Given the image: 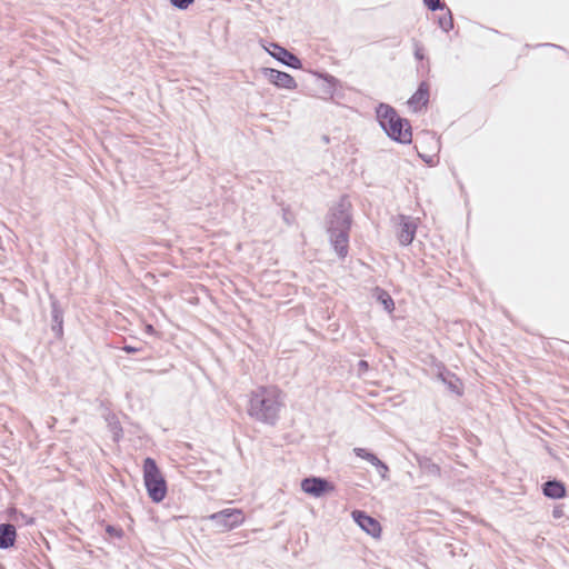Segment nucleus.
I'll use <instances>...</instances> for the list:
<instances>
[{"instance_id": "nucleus-1", "label": "nucleus", "mask_w": 569, "mask_h": 569, "mask_svg": "<svg viewBox=\"0 0 569 569\" xmlns=\"http://www.w3.org/2000/svg\"><path fill=\"white\" fill-rule=\"evenodd\" d=\"M281 396V390L276 386L258 387L250 393L248 415L259 422L274 426L283 406Z\"/></svg>"}, {"instance_id": "nucleus-2", "label": "nucleus", "mask_w": 569, "mask_h": 569, "mask_svg": "<svg viewBox=\"0 0 569 569\" xmlns=\"http://www.w3.org/2000/svg\"><path fill=\"white\" fill-rule=\"evenodd\" d=\"M351 203L347 197H341L340 201L331 208L327 218V232L330 242L339 256L346 258L349 248V231L351 229L352 216Z\"/></svg>"}, {"instance_id": "nucleus-3", "label": "nucleus", "mask_w": 569, "mask_h": 569, "mask_svg": "<svg viewBox=\"0 0 569 569\" xmlns=\"http://www.w3.org/2000/svg\"><path fill=\"white\" fill-rule=\"evenodd\" d=\"M376 114L380 127L390 139L403 144L411 142V124L407 119L401 118L395 108L387 103H379Z\"/></svg>"}, {"instance_id": "nucleus-4", "label": "nucleus", "mask_w": 569, "mask_h": 569, "mask_svg": "<svg viewBox=\"0 0 569 569\" xmlns=\"http://www.w3.org/2000/svg\"><path fill=\"white\" fill-rule=\"evenodd\" d=\"M143 480L149 498L156 503L161 502L167 495V482L150 457L143 461Z\"/></svg>"}, {"instance_id": "nucleus-5", "label": "nucleus", "mask_w": 569, "mask_h": 569, "mask_svg": "<svg viewBox=\"0 0 569 569\" xmlns=\"http://www.w3.org/2000/svg\"><path fill=\"white\" fill-rule=\"evenodd\" d=\"M208 519L220 531H229L237 528L244 521V516L241 509H223L214 512Z\"/></svg>"}, {"instance_id": "nucleus-6", "label": "nucleus", "mask_w": 569, "mask_h": 569, "mask_svg": "<svg viewBox=\"0 0 569 569\" xmlns=\"http://www.w3.org/2000/svg\"><path fill=\"white\" fill-rule=\"evenodd\" d=\"M301 489L307 495L319 498L335 489L333 485L325 478L308 477L301 481Z\"/></svg>"}, {"instance_id": "nucleus-7", "label": "nucleus", "mask_w": 569, "mask_h": 569, "mask_svg": "<svg viewBox=\"0 0 569 569\" xmlns=\"http://www.w3.org/2000/svg\"><path fill=\"white\" fill-rule=\"evenodd\" d=\"M270 46L271 49H267L268 52L282 64L292 69H300L302 67L300 59L296 54L288 51L286 48L279 46L278 43H271Z\"/></svg>"}, {"instance_id": "nucleus-8", "label": "nucleus", "mask_w": 569, "mask_h": 569, "mask_svg": "<svg viewBox=\"0 0 569 569\" xmlns=\"http://www.w3.org/2000/svg\"><path fill=\"white\" fill-rule=\"evenodd\" d=\"M352 518L355 522L368 535L372 537H379L381 532V526L378 520L361 510L352 511Z\"/></svg>"}, {"instance_id": "nucleus-9", "label": "nucleus", "mask_w": 569, "mask_h": 569, "mask_svg": "<svg viewBox=\"0 0 569 569\" xmlns=\"http://www.w3.org/2000/svg\"><path fill=\"white\" fill-rule=\"evenodd\" d=\"M263 74L266 78L271 82L272 84L277 86L278 88H284V89H296L297 82L295 78L283 71H279L272 68H264Z\"/></svg>"}, {"instance_id": "nucleus-10", "label": "nucleus", "mask_w": 569, "mask_h": 569, "mask_svg": "<svg viewBox=\"0 0 569 569\" xmlns=\"http://www.w3.org/2000/svg\"><path fill=\"white\" fill-rule=\"evenodd\" d=\"M417 232V223L411 217L400 216V230L398 233V239L400 244L409 246L416 236Z\"/></svg>"}, {"instance_id": "nucleus-11", "label": "nucleus", "mask_w": 569, "mask_h": 569, "mask_svg": "<svg viewBox=\"0 0 569 569\" xmlns=\"http://www.w3.org/2000/svg\"><path fill=\"white\" fill-rule=\"evenodd\" d=\"M429 84L426 81H421L418 86L417 91L408 100V106L413 110L418 111L426 107L429 102Z\"/></svg>"}, {"instance_id": "nucleus-12", "label": "nucleus", "mask_w": 569, "mask_h": 569, "mask_svg": "<svg viewBox=\"0 0 569 569\" xmlns=\"http://www.w3.org/2000/svg\"><path fill=\"white\" fill-rule=\"evenodd\" d=\"M566 486L562 481L552 479L542 485V493L550 499H561L566 496Z\"/></svg>"}, {"instance_id": "nucleus-13", "label": "nucleus", "mask_w": 569, "mask_h": 569, "mask_svg": "<svg viewBox=\"0 0 569 569\" xmlns=\"http://www.w3.org/2000/svg\"><path fill=\"white\" fill-rule=\"evenodd\" d=\"M17 537L16 527L11 523L0 525V549H8L14 545Z\"/></svg>"}, {"instance_id": "nucleus-14", "label": "nucleus", "mask_w": 569, "mask_h": 569, "mask_svg": "<svg viewBox=\"0 0 569 569\" xmlns=\"http://www.w3.org/2000/svg\"><path fill=\"white\" fill-rule=\"evenodd\" d=\"M319 77L323 80V84L320 90L321 98L325 100H331L335 96L337 86L339 84V80L329 73H321Z\"/></svg>"}, {"instance_id": "nucleus-15", "label": "nucleus", "mask_w": 569, "mask_h": 569, "mask_svg": "<svg viewBox=\"0 0 569 569\" xmlns=\"http://www.w3.org/2000/svg\"><path fill=\"white\" fill-rule=\"evenodd\" d=\"M418 465L423 473L439 477L440 476V467L435 463L430 458L423 457L418 459Z\"/></svg>"}, {"instance_id": "nucleus-16", "label": "nucleus", "mask_w": 569, "mask_h": 569, "mask_svg": "<svg viewBox=\"0 0 569 569\" xmlns=\"http://www.w3.org/2000/svg\"><path fill=\"white\" fill-rule=\"evenodd\" d=\"M439 377L447 385V387L449 388L450 391H452L457 395L462 393L460 380L455 375L447 371V372H440Z\"/></svg>"}, {"instance_id": "nucleus-17", "label": "nucleus", "mask_w": 569, "mask_h": 569, "mask_svg": "<svg viewBox=\"0 0 569 569\" xmlns=\"http://www.w3.org/2000/svg\"><path fill=\"white\" fill-rule=\"evenodd\" d=\"M376 297L388 312H391L395 309V302L387 291L377 289Z\"/></svg>"}, {"instance_id": "nucleus-18", "label": "nucleus", "mask_w": 569, "mask_h": 569, "mask_svg": "<svg viewBox=\"0 0 569 569\" xmlns=\"http://www.w3.org/2000/svg\"><path fill=\"white\" fill-rule=\"evenodd\" d=\"M108 423L111 432L113 433V438L116 441H119V438L122 435V427L119 422V420L116 418L114 415L110 416L108 418Z\"/></svg>"}, {"instance_id": "nucleus-19", "label": "nucleus", "mask_w": 569, "mask_h": 569, "mask_svg": "<svg viewBox=\"0 0 569 569\" xmlns=\"http://www.w3.org/2000/svg\"><path fill=\"white\" fill-rule=\"evenodd\" d=\"M438 24L445 32H449L453 28V19L450 10H448L446 14L439 17Z\"/></svg>"}, {"instance_id": "nucleus-20", "label": "nucleus", "mask_w": 569, "mask_h": 569, "mask_svg": "<svg viewBox=\"0 0 569 569\" xmlns=\"http://www.w3.org/2000/svg\"><path fill=\"white\" fill-rule=\"evenodd\" d=\"M52 320L54 322L53 330L62 331V312L58 308L57 302H52Z\"/></svg>"}, {"instance_id": "nucleus-21", "label": "nucleus", "mask_w": 569, "mask_h": 569, "mask_svg": "<svg viewBox=\"0 0 569 569\" xmlns=\"http://www.w3.org/2000/svg\"><path fill=\"white\" fill-rule=\"evenodd\" d=\"M353 452L357 457L365 459L368 462L378 461V457L365 448H355Z\"/></svg>"}, {"instance_id": "nucleus-22", "label": "nucleus", "mask_w": 569, "mask_h": 569, "mask_svg": "<svg viewBox=\"0 0 569 569\" xmlns=\"http://www.w3.org/2000/svg\"><path fill=\"white\" fill-rule=\"evenodd\" d=\"M373 467H376L377 471L379 472L380 477L382 479H387V475L389 472V468L388 466L381 461L379 458H378V461H371L370 462Z\"/></svg>"}, {"instance_id": "nucleus-23", "label": "nucleus", "mask_w": 569, "mask_h": 569, "mask_svg": "<svg viewBox=\"0 0 569 569\" xmlns=\"http://www.w3.org/2000/svg\"><path fill=\"white\" fill-rule=\"evenodd\" d=\"M425 6L431 10H442L445 8V3L440 2V0H423Z\"/></svg>"}, {"instance_id": "nucleus-24", "label": "nucleus", "mask_w": 569, "mask_h": 569, "mask_svg": "<svg viewBox=\"0 0 569 569\" xmlns=\"http://www.w3.org/2000/svg\"><path fill=\"white\" fill-rule=\"evenodd\" d=\"M193 2L194 0H170L171 6L179 10L188 9Z\"/></svg>"}, {"instance_id": "nucleus-25", "label": "nucleus", "mask_w": 569, "mask_h": 569, "mask_svg": "<svg viewBox=\"0 0 569 569\" xmlns=\"http://www.w3.org/2000/svg\"><path fill=\"white\" fill-rule=\"evenodd\" d=\"M106 531L110 535V536H113V537H118L120 538L122 536V530L119 529V528H116L113 526H107L106 528Z\"/></svg>"}, {"instance_id": "nucleus-26", "label": "nucleus", "mask_w": 569, "mask_h": 569, "mask_svg": "<svg viewBox=\"0 0 569 569\" xmlns=\"http://www.w3.org/2000/svg\"><path fill=\"white\" fill-rule=\"evenodd\" d=\"M565 515L563 507L562 506H556L552 510V517L555 519H560Z\"/></svg>"}, {"instance_id": "nucleus-27", "label": "nucleus", "mask_w": 569, "mask_h": 569, "mask_svg": "<svg viewBox=\"0 0 569 569\" xmlns=\"http://www.w3.org/2000/svg\"><path fill=\"white\" fill-rule=\"evenodd\" d=\"M369 369V363L368 361L366 360H360L358 362V370H359V375L362 376L365 373V371H367Z\"/></svg>"}, {"instance_id": "nucleus-28", "label": "nucleus", "mask_w": 569, "mask_h": 569, "mask_svg": "<svg viewBox=\"0 0 569 569\" xmlns=\"http://www.w3.org/2000/svg\"><path fill=\"white\" fill-rule=\"evenodd\" d=\"M122 350L124 352H127V353H136V352L140 351L141 348L140 347H133V346H130V345H124L122 347Z\"/></svg>"}, {"instance_id": "nucleus-29", "label": "nucleus", "mask_w": 569, "mask_h": 569, "mask_svg": "<svg viewBox=\"0 0 569 569\" xmlns=\"http://www.w3.org/2000/svg\"><path fill=\"white\" fill-rule=\"evenodd\" d=\"M415 57H416V59H418V60H422V59H423V53L421 52V49H419V48H418V49L415 51Z\"/></svg>"}, {"instance_id": "nucleus-30", "label": "nucleus", "mask_w": 569, "mask_h": 569, "mask_svg": "<svg viewBox=\"0 0 569 569\" xmlns=\"http://www.w3.org/2000/svg\"><path fill=\"white\" fill-rule=\"evenodd\" d=\"M144 330L149 335H153L156 332V330H154L152 325H147Z\"/></svg>"}, {"instance_id": "nucleus-31", "label": "nucleus", "mask_w": 569, "mask_h": 569, "mask_svg": "<svg viewBox=\"0 0 569 569\" xmlns=\"http://www.w3.org/2000/svg\"><path fill=\"white\" fill-rule=\"evenodd\" d=\"M422 160H425V162H428V163L431 162V159H426V157H422Z\"/></svg>"}, {"instance_id": "nucleus-32", "label": "nucleus", "mask_w": 569, "mask_h": 569, "mask_svg": "<svg viewBox=\"0 0 569 569\" xmlns=\"http://www.w3.org/2000/svg\"><path fill=\"white\" fill-rule=\"evenodd\" d=\"M422 160H425V162H428V163L431 162V159H426V157H422Z\"/></svg>"}]
</instances>
